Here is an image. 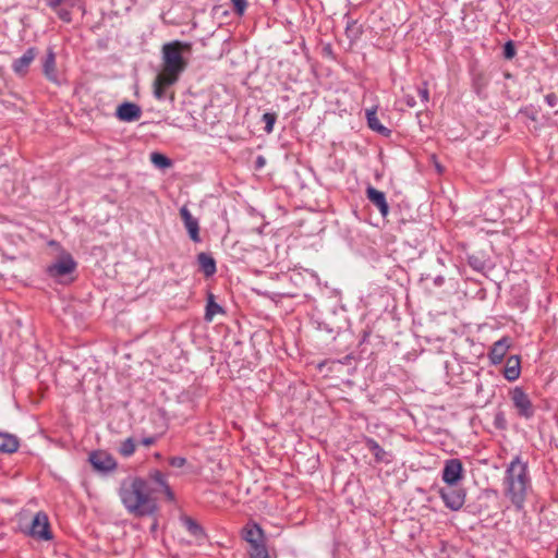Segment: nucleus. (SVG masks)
Wrapping results in <instances>:
<instances>
[{"label":"nucleus","mask_w":558,"mask_h":558,"mask_svg":"<svg viewBox=\"0 0 558 558\" xmlns=\"http://www.w3.org/2000/svg\"><path fill=\"white\" fill-rule=\"evenodd\" d=\"M157 493H163L170 501L174 500L173 492L159 471H153L147 480L129 477L121 483L119 489L123 506L135 515L150 514L156 510L154 495Z\"/></svg>","instance_id":"obj_1"},{"label":"nucleus","mask_w":558,"mask_h":558,"mask_svg":"<svg viewBox=\"0 0 558 558\" xmlns=\"http://www.w3.org/2000/svg\"><path fill=\"white\" fill-rule=\"evenodd\" d=\"M505 493L517 508H522L525 500L527 488L530 487V477L527 474V463L520 457H515L507 466L504 478Z\"/></svg>","instance_id":"obj_2"},{"label":"nucleus","mask_w":558,"mask_h":558,"mask_svg":"<svg viewBox=\"0 0 558 558\" xmlns=\"http://www.w3.org/2000/svg\"><path fill=\"white\" fill-rule=\"evenodd\" d=\"M192 54L190 43L174 40L162 46V70H184Z\"/></svg>","instance_id":"obj_3"},{"label":"nucleus","mask_w":558,"mask_h":558,"mask_svg":"<svg viewBox=\"0 0 558 558\" xmlns=\"http://www.w3.org/2000/svg\"><path fill=\"white\" fill-rule=\"evenodd\" d=\"M178 73L179 72H158L154 81V95L157 99L160 100L166 97H170V99L174 98L171 87L178 82Z\"/></svg>","instance_id":"obj_4"},{"label":"nucleus","mask_w":558,"mask_h":558,"mask_svg":"<svg viewBox=\"0 0 558 558\" xmlns=\"http://www.w3.org/2000/svg\"><path fill=\"white\" fill-rule=\"evenodd\" d=\"M511 400L513 402L514 408L517 409L518 413L525 417L530 418L534 414L532 402L529 398V396L523 391L522 388L515 387L510 392Z\"/></svg>","instance_id":"obj_5"},{"label":"nucleus","mask_w":558,"mask_h":558,"mask_svg":"<svg viewBox=\"0 0 558 558\" xmlns=\"http://www.w3.org/2000/svg\"><path fill=\"white\" fill-rule=\"evenodd\" d=\"M439 493L445 505L453 511L461 509L464 505L465 494L462 489L450 486L448 488L440 489Z\"/></svg>","instance_id":"obj_6"},{"label":"nucleus","mask_w":558,"mask_h":558,"mask_svg":"<svg viewBox=\"0 0 558 558\" xmlns=\"http://www.w3.org/2000/svg\"><path fill=\"white\" fill-rule=\"evenodd\" d=\"M75 266L76 264L71 255L63 254L48 267V271L51 277L61 278L71 274L75 269Z\"/></svg>","instance_id":"obj_7"},{"label":"nucleus","mask_w":558,"mask_h":558,"mask_svg":"<svg viewBox=\"0 0 558 558\" xmlns=\"http://www.w3.org/2000/svg\"><path fill=\"white\" fill-rule=\"evenodd\" d=\"M29 534L33 537L44 539V541H48L51 538L48 518L45 513H43V512L36 513V515L34 517V519L32 521Z\"/></svg>","instance_id":"obj_8"},{"label":"nucleus","mask_w":558,"mask_h":558,"mask_svg":"<svg viewBox=\"0 0 558 558\" xmlns=\"http://www.w3.org/2000/svg\"><path fill=\"white\" fill-rule=\"evenodd\" d=\"M463 466L460 460L450 459L446 461L442 471V480L449 486L457 484L462 478Z\"/></svg>","instance_id":"obj_9"},{"label":"nucleus","mask_w":558,"mask_h":558,"mask_svg":"<svg viewBox=\"0 0 558 558\" xmlns=\"http://www.w3.org/2000/svg\"><path fill=\"white\" fill-rule=\"evenodd\" d=\"M180 216L183 220L184 227L190 235V239L197 243L201 241L198 220L194 218L186 206L181 207Z\"/></svg>","instance_id":"obj_10"},{"label":"nucleus","mask_w":558,"mask_h":558,"mask_svg":"<svg viewBox=\"0 0 558 558\" xmlns=\"http://www.w3.org/2000/svg\"><path fill=\"white\" fill-rule=\"evenodd\" d=\"M116 114L121 121L133 122L141 118L142 110L136 104L123 102L117 108Z\"/></svg>","instance_id":"obj_11"},{"label":"nucleus","mask_w":558,"mask_h":558,"mask_svg":"<svg viewBox=\"0 0 558 558\" xmlns=\"http://www.w3.org/2000/svg\"><path fill=\"white\" fill-rule=\"evenodd\" d=\"M92 465L98 471H110L116 468L114 459L105 451H96L89 456Z\"/></svg>","instance_id":"obj_12"},{"label":"nucleus","mask_w":558,"mask_h":558,"mask_svg":"<svg viewBox=\"0 0 558 558\" xmlns=\"http://www.w3.org/2000/svg\"><path fill=\"white\" fill-rule=\"evenodd\" d=\"M512 341L509 337H504L496 341L489 352V360L493 364H499L502 362L505 355L510 349Z\"/></svg>","instance_id":"obj_13"},{"label":"nucleus","mask_w":558,"mask_h":558,"mask_svg":"<svg viewBox=\"0 0 558 558\" xmlns=\"http://www.w3.org/2000/svg\"><path fill=\"white\" fill-rule=\"evenodd\" d=\"M366 195L369 202L378 208L381 216L386 217L389 213V206L387 204L385 194L375 187L368 186L366 190Z\"/></svg>","instance_id":"obj_14"},{"label":"nucleus","mask_w":558,"mask_h":558,"mask_svg":"<svg viewBox=\"0 0 558 558\" xmlns=\"http://www.w3.org/2000/svg\"><path fill=\"white\" fill-rule=\"evenodd\" d=\"M521 374V361L519 355H511L508 357L504 371L505 377L509 381L517 380L520 377Z\"/></svg>","instance_id":"obj_15"},{"label":"nucleus","mask_w":558,"mask_h":558,"mask_svg":"<svg viewBox=\"0 0 558 558\" xmlns=\"http://www.w3.org/2000/svg\"><path fill=\"white\" fill-rule=\"evenodd\" d=\"M243 534L245 541L251 546L263 543V531L257 524H247L243 530Z\"/></svg>","instance_id":"obj_16"},{"label":"nucleus","mask_w":558,"mask_h":558,"mask_svg":"<svg viewBox=\"0 0 558 558\" xmlns=\"http://www.w3.org/2000/svg\"><path fill=\"white\" fill-rule=\"evenodd\" d=\"M19 448V440L15 436L0 433V451L12 453Z\"/></svg>","instance_id":"obj_17"},{"label":"nucleus","mask_w":558,"mask_h":558,"mask_svg":"<svg viewBox=\"0 0 558 558\" xmlns=\"http://www.w3.org/2000/svg\"><path fill=\"white\" fill-rule=\"evenodd\" d=\"M37 56L35 48H28L24 54L13 63V70H23L28 68Z\"/></svg>","instance_id":"obj_18"},{"label":"nucleus","mask_w":558,"mask_h":558,"mask_svg":"<svg viewBox=\"0 0 558 558\" xmlns=\"http://www.w3.org/2000/svg\"><path fill=\"white\" fill-rule=\"evenodd\" d=\"M197 259H198L201 269L204 271V274L206 276H211L215 274L216 263H215V259L210 255H208L206 253H201V254H198Z\"/></svg>","instance_id":"obj_19"},{"label":"nucleus","mask_w":558,"mask_h":558,"mask_svg":"<svg viewBox=\"0 0 558 558\" xmlns=\"http://www.w3.org/2000/svg\"><path fill=\"white\" fill-rule=\"evenodd\" d=\"M366 118L368 126L380 134L388 135L389 130L385 128L378 120L376 110H367L366 111Z\"/></svg>","instance_id":"obj_20"},{"label":"nucleus","mask_w":558,"mask_h":558,"mask_svg":"<svg viewBox=\"0 0 558 558\" xmlns=\"http://www.w3.org/2000/svg\"><path fill=\"white\" fill-rule=\"evenodd\" d=\"M182 523L184 527L196 538H203L204 537V531L203 529L191 518L183 517Z\"/></svg>","instance_id":"obj_21"},{"label":"nucleus","mask_w":558,"mask_h":558,"mask_svg":"<svg viewBox=\"0 0 558 558\" xmlns=\"http://www.w3.org/2000/svg\"><path fill=\"white\" fill-rule=\"evenodd\" d=\"M222 312V308L219 304H217L214 300H213V295L209 296V300H208V303H207V306H206V314H205V318L209 322L213 320L214 316L217 315L218 313H221Z\"/></svg>","instance_id":"obj_22"},{"label":"nucleus","mask_w":558,"mask_h":558,"mask_svg":"<svg viewBox=\"0 0 558 558\" xmlns=\"http://www.w3.org/2000/svg\"><path fill=\"white\" fill-rule=\"evenodd\" d=\"M366 447L369 451H372L377 461H383L385 457L384 449L373 439L366 440Z\"/></svg>","instance_id":"obj_23"},{"label":"nucleus","mask_w":558,"mask_h":558,"mask_svg":"<svg viewBox=\"0 0 558 558\" xmlns=\"http://www.w3.org/2000/svg\"><path fill=\"white\" fill-rule=\"evenodd\" d=\"M150 161L158 168H169L171 166L170 159L158 153H153L150 155Z\"/></svg>","instance_id":"obj_24"},{"label":"nucleus","mask_w":558,"mask_h":558,"mask_svg":"<svg viewBox=\"0 0 558 558\" xmlns=\"http://www.w3.org/2000/svg\"><path fill=\"white\" fill-rule=\"evenodd\" d=\"M251 558H268V551L263 543L252 545L250 549Z\"/></svg>","instance_id":"obj_25"},{"label":"nucleus","mask_w":558,"mask_h":558,"mask_svg":"<svg viewBox=\"0 0 558 558\" xmlns=\"http://www.w3.org/2000/svg\"><path fill=\"white\" fill-rule=\"evenodd\" d=\"M345 33L351 40H355L360 37V35L362 33L361 25H359L357 22H355V21L351 22L348 24V26L345 28Z\"/></svg>","instance_id":"obj_26"},{"label":"nucleus","mask_w":558,"mask_h":558,"mask_svg":"<svg viewBox=\"0 0 558 558\" xmlns=\"http://www.w3.org/2000/svg\"><path fill=\"white\" fill-rule=\"evenodd\" d=\"M135 451V444L132 438L125 439L120 446V452L124 457H130Z\"/></svg>","instance_id":"obj_27"},{"label":"nucleus","mask_w":558,"mask_h":558,"mask_svg":"<svg viewBox=\"0 0 558 558\" xmlns=\"http://www.w3.org/2000/svg\"><path fill=\"white\" fill-rule=\"evenodd\" d=\"M277 116L275 113H264L263 121L265 122V131L269 134L274 131V125L276 122Z\"/></svg>","instance_id":"obj_28"},{"label":"nucleus","mask_w":558,"mask_h":558,"mask_svg":"<svg viewBox=\"0 0 558 558\" xmlns=\"http://www.w3.org/2000/svg\"><path fill=\"white\" fill-rule=\"evenodd\" d=\"M54 62H56V56L51 50H49L45 57L44 62H43V70H53Z\"/></svg>","instance_id":"obj_29"},{"label":"nucleus","mask_w":558,"mask_h":558,"mask_svg":"<svg viewBox=\"0 0 558 558\" xmlns=\"http://www.w3.org/2000/svg\"><path fill=\"white\" fill-rule=\"evenodd\" d=\"M233 5L234 12L239 15H242L246 9L247 2L246 0H230Z\"/></svg>","instance_id":"obj_30"},{"label":"nucleus","mask_w":558,"mask_h":558,"mask_svg":"<svg viewBox=\"0 0 558 558\" xmlns=\"http://www.w3.org/2000/svg\"><path fill=\"white\" fill-rule=\"evenodd\" d=\"M515 54V47L514 44L510 40L507 41L504 46V57L506 59H512Z\"/></svg>","instance_id":"obj_31"},{"label":"nucleus","mask_w":558,"mask_h":558,"mask_svg":"<svg viewBox=\"0 0 558 558\" xmlns=\"http://www.w3.org/2000/svg\"><path fill=\"white\" fill-rule=\"evenodd\" d=\"M58 16L65 23H70L72 21L71 12L66 9L58 8L54 10Z\"/></svg>","instance_id":"obj_32"},{"label":"nucleus","mask_w":558,"mask_h":558,"mask_svg":"<svg viewBox=\"0 0 558 558\" xmlns=\"http://www.w3.org/2000/svg\"><path fill=\"white\" fill-rule=\"evenodd\" d=\"M185 463L186 460L182 457H173L170 459V464L174 468H182Z\"/></svg>","instance_id":"obj_33"},{"label":"nucleus","mask_w":558,"mask_h":558,"mask_svg":"<svg viewBox=\"0 0 558 558\" xmlns=\"http://www.w3.org/2000/svg\"><path fill=\"white\" fill-rule=\"evenodd\" d=\"M546 102L549 107L554 108L558 105V97L555 94H548L546 97Z\"/></svg>","instance_id":"obj_34"},{"label":"nucleus","mask_w":558,"mask_h":558,"mask_svg":"<svg viewBox=\"0 0 558 558\" xmlns=\"http://www.w3.org/2000/svg\"><path fill=\"white\" fill-rule=\"evenodd\" d=\"M63 2L64 0H50L48 4L51 9L57 10Z\"/></svg>","instance_id":"obj_35"},{"label":"nucleus","mask_w":558,"mask_h":558,"mask_svg":"<svg viewBox=\"0 0 558 558\" xmlns=\"http://www.w3.org/2000/svg\"><path fill=\"white\" fill-rule=\"evenodd\" d=\"M257 167H263L265 165L264 157L259 156L256 160Z\"/></svg>","instance_id":"obj_36"},{"label":"nucleus","mask_w":558,"mask_h":558,"mask_svg":"<svg viewBox=\"0 0 558 558\" xmlns=\"http://www.w3.org/2000/svg\"><path fill=\"white\" fill-rule=\"evenodd\" d=\"M153 441H154L153 438H145V439H143V445L150 446L153 444Z\"/></svg>","instance_id":"obj_37"},{"label":"nucleus","mask_w":558,"mask_h":558,"mask_svg":"<svg viewBox=\"0 0 558 558\" xmlns=\"http://www.w3.org/2000/svg\"><path fill=\"white\" fill-rule=\"evenodd\" d=\"M421 95H422V97H423L425 100H427V99H428V93H427V90H426V89L421 90Z\"/></svg>","instance_id":"obj_38"},{"label":"nucleus","mask_w":558,"mask_h":558,"mask_svg":"<svg viewBox=\"0 0 558 558\" xmlns=\"http://www.w3.org/2000/svg\"><path fill=\"white\" fill-rule=\"evenodd\" d=\"M46 73H47L49 80H54L56 72L48 71Z\"/></svg>","instance_id":"obj_39"}]
</instances>
